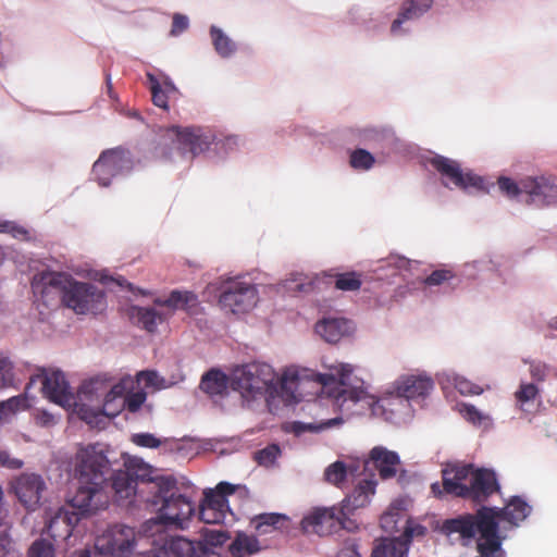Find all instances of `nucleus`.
I'll use <instances>...</instances> for the list:
<instances>
[{"label": "nucleus", "mask_w": 557, "mask_h": 557, "mask_svg": "<svg viewBox=\"0 0 557 557\" xmlns=\"http://www.w3.org/2000/svg\"><path fill=\"white\" fill-rule=\"evenodd\" d=\"M288 517L282 513H261L255 519V528L259 534H268L274 530L287 528Z\"/></svg>", "instance_id": "nucleus-28"}, {"label": "nucleus", "mask_w": 557, "mask_h": 557, "mask_svg": "<svg viewBox=\"0 0 557 557\" xmlns=\"http://www.w3.org/2000/svg\"><path fill=\"white\" fill-rule=\"evenodd\" d=\"M337 557H360V555L352 546H348L341 549Z\"/></svg>", "instance_id": "nucleus-59"}, {"label": "nucleus", "mask_w": 557, "mask_h": 557, "mask_svg": "<svg viewBox=\"0 0 557 557\" xmlns=\"http://www.w3.org/2000/svg\"><path fill=\"white\" fill-rule=\"evenodd\" d=\"M136 543L135 530L123 524H114L108 528L96 539L91 557L108 555L111 557H131Z\"/></svg>", "instance_id": "nucleus-13"}, {"label": "nucleus", "mask_w": 557, "mask_h": 557, "mask_svg": "<svg viewBox=\"0 0 557 557\" xmlns=\"http://www.w3.org/2000/svg\"><path fill=\"white\" fill-rule=\"evenodd\" d=\"M374 493L375 490H352V493L345 497L342 507L338 508L339 511L345 512V520L347 521V516L356 509L367 506Z\"/></svg>", "instance_id": "nucleus-29"}, {"label": "nucleus", "mask_w": 557, "mask_h": 557, "mask_svg": "<svg viewBox=\"0 0 557 557\" xmlns=\"http://www.w3.org/2000/svg\"><path fill=\"white\" fill-rule=\"evenodd\" d=\"M531 374L539 381L544 380L545 376L544 371L539 366L532 367Z\"/></svg>", "instance_id": "nucleus-60"}, {"label": "nucleus", "mask_w": 557, "mask_h": 557, "mask_svg": "<svg viewBox=\"0 0 557 557\" xmlns=\"http://www.w3.org/2000/svg\"><path fill=\"white\" fill-rule=\"evenodd\" d=\"M207 292L219 293L221 309L236 315L251 311L258 302L256 287L235 278H216L208 284Z\"/></svg>", "instance_id": "nucleus-7"}, {"label": "nucleus", "mask_w": 557, "mask_h": 557, "mask_svg": "<svg viewBox=\"0 0 557 557\" xmlns=\"http://www.w3.org/2000/svg\"><path fill=\"white\" fill-rule=\"evenodd\" d=\"M127 169H129V160L127 156L120 150L103 152L94 164V172L102 186L109 185V181L104 176L106 174L114 175Z\"/></svg>", "instance_id": "nucleus-19"}, {"label": "nucleus", "mask_w": 557, "mask_h": 557, "mask_svg": "<svg viewBox=\"0 0 557 557\" xmlns=\"http://www.w3.org/2000/svg\"><path fill=\"white\" fill-rule=\"evenodd\" d=\"M346 473V466L342 461H335L325 469L324 476L329 484L338 485L343 483Z\"/></svg>", "instance_id": "nucleus-42"}, {"label": "nucleus", "mask_w": 557, "mask_h": 557, "mask_svg": "<svg viewBox=\"0 0 557 557\" xmlns=\"http://www.w3.org/2000/svg\"><path fill=\"white\" fill-rule=\"evenodd\" d=\"M8 541L7 539L0 536V557H4L8 549H7Z\"/></svg>", "instance_id": "nucleus-63"}, {"label": "nucleus", "mask_w": 557, "mask_h": 557, "mask_svg": "<svg viewBox=\"0 0 557 557\" xmlns=\"http://www.w3.org/2000/svg\"><path fill=\"white\" fill-rule=\"evenodd\" d=\"M200 388L211 395H222L227 388L226 376L220 371H210L201 380Z\"/></svg>", "instance_id": "nucleus-31"}, {"label": "nucleus", "mask_w": 557, "mask_h": 557, "mask_svg": "<svg viewBox=\"0 0 557 557\" xmlns=\"http://www.w3.org/2000/svg\"><path fill=\"white\" fill-rule=\"evenodd\" d=\"M498 186H499V189L503 193H505L507 195V197H509L511 199H515L520 194L524 193L522 190V181L518 185L512 180L502 176L498 178Z\"/></svg>", "instance_id": "nucleus-47"}, {"label": "nucleus", "mask_w": 557, "mask_h": 557, "mask_svg": "<svg viewBox=\"0 0 557 557\" xmlns=\"http://www.w3.org/2000/svg\"><path fill=\"white\" fill-rule=\"evenodd\" d=\"M315 333L325 342L334 344L352 331L351 323L343 318H324L317 322Z\"/></svg>", "instance_id": "nucleus-21"}, {"label": "nucleus", "mask_w": 557, "mask_h": 557, "mask_svg": "<svg viewBox=\"0 0 557 557\" xmlns=\"http://www.w3.org/2000/svg\"><path fill=\"white\" fill-rule=\"evenodd\" d=\"M132 441L138 446L150 448L159 447L162 443L161 440L154 437L152 434L149 433L135 434L133 435Z\"/></svg>", "instance_id": "nucleus-50"}, {"label": "nucleus", "mask_w": 557, "mask_h": 557, "mask_svg": "<svg viewBox=\"0 0 557 557\" xmlns=\"http://www.w3.org/2000/svg\"><path fill=\"white\" fill-rule=\"evenodd\" d=\"M17 487H44L45 482L40 475L33 472H25L16 479Z\"/></svg>", "instance_id": "nucleus-48"}, {"label": "nucleus", "mask_w": 557, "mask_h": 557, "mask_svg": "<svg viewBox=\"0 0 557 557\" xmlns=\"http://www.w3.org/2000/svg\"><path fill=\"white\" fill-rule=\"evenodd\" d=\"M522 190L531 197L532 201L536 199L544 203L557 201V184L545 176L525 177L522 180Z\"/></svg>", "instance_id": "nucleus-20"}, {"label": "nucleus", "mask_w": 557, "mask_h": 557, "mask_svg": "<svg viewBox=\"0 0 557 557\" xmlns=\"http://www.w3.org/2000/svg\"><path fill=\"white\" fill-rule=\"evenodd\" d=\"M494 510L495 521L505 520L511 525L517 527L531 512V507L519 496H513L504 508L490 507Z\"/></svg>", "instance_id": "nucleus-22"}, {"label": "nucleus", "mask_w": 557, "mask_h": 557, "mask_svg": "<svg viewBox=\"0 0 557 557\" xmlns=\"http://www.w3.org/2000/svg\"><path fill=\"white\" fill-rule=\"evenodd\" d=\"M433 163L436 169L449 177L457 187L465 189L468 186H472L480 190L487 191L481 176L471 172L463 173L456 161L444 157H437L433 160Z\"/></svg>", "instance_id": "nucleus-17"}, {"label": "nucleus", "mask_w": 557, "mask_h": 557, "mask_svg": "<svg viewBox=\"0 0 557 557\" xmlns=\"http://www.w3.org/2000/svg\"><path fill=\"white\" fill-rule=\"evenodd\" d=\"M110 473L108 448L102 444L81 446L76 453L74 479L78 487H100Z\"/></svg>", "instance_id": "nucleus-9"}, {"label": "nucleus", "mask_w": 557, "mask_h": 557, "mask_svg": "<svg viewBox=\"0 0 557 557\" xmlns=\"http://www.w3.org/2000/svg\"><path fill=\"white\" fill-rule=\"evenodd\" d=\"M53 555V545L44 539L36 540L28 549V557H54Z\"/></svg>", "instance_id": "nucleus-43"}, {"label": "nucleus", "mask_w": 557, "mask_h": 557, "mask_svg": "<svg viewBox=\"0 0 557 557\" xmlns=\"http://www.w3.org/2000/svg\"><path fill=\"white\" fill-rule=\"evenodd\" d=\"M458 410L459 413L474 426L488 428L492 425L491 417L472 405L461 404Z\"/></svg>", "instance_id": "nucleus-33"}, {"label": "nucleus", "mask_w": 557, "mask_h": 557, "mask_svg": "<svg viewBox=\"0 0 557 557\" xmlns=\"http://www.w3.org/2000/svg\"><path fill=\"white\" fill-rule=\"evenodd\" d=\"M156 304L170 310H184L189 312L198 305L197 296L188 290H173L166 299H158Z\"/></svg>", "instance_id": "nucleus-25"}, {"label": "nucleus", "mask_w": 557, "mask_h": 557, "mask_svg": "<svg viewBox=\"0 0 557 557\" xmlns=\"http://www.w3.org/2000/svg\"><path fill=\"white\" fill-rule=\"evenodd\" d=\"M33 288L35 294H40L42 298L58 294L62 302L78 314L97 312L103 304L100 290L90 284L73 281L65 273H44L34 281Z\"/></svg>", "instance_id": "nucleus-5"}, {"label": "nucleus", "mask_w": 557, "mask_h": 557, "mask_svg": "<svg viewBox=\"0 0 557 557\" xmlns=\"http://www.w3.org/2000/svg\"><path fill=\"white\" fill-rule=\"evenodd\" d=\"M399 463V457L395 451L383 446H375L364 460V471L368 472L371 468H374L377 470L380 478L388 479L396 475Z\"/></svg>", "instance_id": "nucleus-18"}, {"label": "nucleus", "mask_w": 557, "mask_h": 557, "mask_svg": "<svg viewBox=\"0 0 557 557\" xmlns=\"http://www.w3.org/2000/svg\"><path fill=\"white\" fill-rule=\"evenodd\" d=\"M230 550L235 557H245L259 550V542L253 536L238 533L231 544Z\"/></svg>", "instance_id": "nucleus-32"}, {"label": "nucleus", "mask_w": 557, "mask_h": 557, "mask_svg": "<svg viewBox=\"0 0 557 557\" xmlns=\"http://www.w3.org/2000/svg\"><path fill=\"white\" fill-rule=\"evenodd\" d=\"M40 384V392L45 398L70 410L73 407L74 394L71 392L69 382L63 372L57 369L38 368L30 376L28 384L25 387L27 397L33 385Z\"/></svg>", "instance_id": "nucleus-11"}, {"label": "nucleus", "mask_w": 557, "mask_h": 557, "mask_svg": "<svg viewBox=\"0 0 557 557\" xmlns=\"http://www.w3.org/2000/svg\"><path fill=\"white\" fill-rule=\"evenodd\" d=\"M125 400V407L132 412L137 411L140 406L146 400V393L145 392H136L134 394H131L127 398L124 397Z\"/></svg>", "instance_id": "nucleus-51"}, {"label": "nucleus", "mask_w": 557, "mask_h": 557, "mask_svg": "<svg viewBox=\"0 0 557 557\" xmlns=\"http://www.w3.org/2000/svg\"><path fill=\"white\" fill-rule=\"evenodd\" d=\"M537 395L539 388L536 385L532 383H521L515 393L519 409L522 411H529L530 403L534 400Z\"/></svg>", "instance_id": "nucleus-37"}, {"label": "nucleus", "mask_w": 557, "mask_h": 557, "mask_svg": "<svg viewBox=\"0 0 557 557\" xmlns=\"http://www.w3.org/2000/svg\"><path fill=\"white\" fill-rule=\"evenodd\" d=\"M500 490H432L434 497H442L446 493H454L457 497L469 498L474 502L486 499L494 492Z\"/></svg>", "instance_id": "nucleus-36"}, {"label": "nucleus", "mask_w": 557, "mask_h": 557, "mask_svg": "<svg viewBox=\"0 0 557 557\" xmlns=\"http://www.w3.org/2000/svg\"><path fill=\"white\" fill-rule=\"evenodd\" d=\"M139 484H156L157 487H189L193 483L181 474H165L140 459H129L125 471L115 474L112 487H133Z\"/></svg>", "instance_id": "nucleus-8"}, {"label": "nucleus", "mask_w": 557, "mask_h": 557, "mask_svg": "<svg viewBox=\"0 0 557 557\" xmlns=\"http://www.w3.org/2000/svg\"><path fill=\"white\" fill-rule=\"evenodd\" d=\"M147 77L149 79V83H150V89L151 90H154V89H158L160 88V84L159 82L157 81V78L152 75V74H147Z\"/></svg>", "instance_id": "nucleus-62"}, {"label": "nucleus", "mask_w": 557, "mask_h": 557, "mask_svg": "<svg viewBox=\"0 0 557 557\" xmlns=\"http://www.w3.org/2000/svg\"><path fill=\"white\" fill-rule=\"evenodd\" d=\"M137 381L144 382L145 387L159 391L171 387L174 383L166 381L156 371H141L137 374Z\"/></svg>", "instance_id": "nucleus-39"}, {"label": "nucleus", "mask_w": 557, "mask_h": 557, "mask_svg": "<svg viewBox=\"0 0 557 557\" xmlns=\"http://www.w3.org/2000/svg\"><path fill=\"white\" fill-rule=\"evenodd\" d=\"M91 555L92 553L89 550V548H84L73 553V557H91Z\"/></svg>", "instance_id": "nucleus-61"}, {"label": "nucleus", "mask_w": 557, "mask_h": 557, "mask_svg": "<svg viewBox=\"0 0 557 557\" xmlns=\"http://www.w3.org/2000/svg\"><path fill=\"white\" fill-rule=\"evenodd\" d=\"M281 455V449L276 444H271L263 449L255 453V460L262 467L274 465Z\"/></svg>", "instance_id": "nucleus-41"}, {"label": "nucleus", "mask_w": 557, "mask_h": 557, "mask_svg": "<svg viewBox=\"0 0 557 557\" xmlns=\"http://www.w3.org/2000/svg\"><path fill=\"white\" fill-rule=\"evenodd\" d=\"M346 523L345 512L339 511L338 508H315L302 518L301 529L305 533L324 536L349 529Z\"/></svg>", "instance_id": "nucleus-15"}, {"label": "nucleus", "mask_w": 557, "mask_h": 557, "mask_svg": "<svg viewBox=\"0 0 557 557\" xmlns=\"http://www.w3.org/2000/svg\"><path fill=\"white\" fill-rule=\"evenodd\" d=\"M411 503L412 500L408 496H400L391 503L380 518L381 528L386 533L401 532L399 537L407 543L408 548L414 537H423L426 533L424 525L416 523L408 517Z\"/></svg>", "instance_id": "nucleus-10"}, {"label": "nucleus", "mask_w": 557, "mask_h": 557, "mask_svg": "<svg viewBox=\"0 0 557 557\" xmlns=\"http://www.w3.org/2000/svg\"><path fill=\"white\" fill-rule=\"evenodd\" d=\"M103 283L106 285H108L109 287H111L112 285H116L119 287H126V288L133 290V285L131 283L126 282L121 276H119V277L106 276V277H103Z\"/></svg>", "instance_id": "nucleus-57"}, {"label": "nucleus", "mask_w": 557, "mask_h": 557, "mask_svg": "<svg viewBox=\"0 0 557 557\" xmlns=\"http://www.w3.org/2000/svg\"><path fill=\"white\" fill-rule=\"evenodd\" d=\"M236 490H206L199 506V519L207 524L223 523L230 511L227 496Z\"/></svg>", "instance_id": "nucleus-16"}, {"label": "nucleus", "mask_w": 557, "mask_h": 557, "mask_svg": "<svg viewBox=\"0 0 557 557\" xmlns=\"http://www.w3.org/2000/svg\"><path fill=\"white\" fill-rule=\"evenodd\" d=\"M284 286L292 293H308L311 290L312 282L304 274H293L285 280Z\"/></svg>", "instance_id": "nucleus-40"}, {"label": "nucleus", "mask_w": 557, "mask_h": 557, "mask_svg": "<svg viewBox=\"0 0 557 557\" xmlns=\"http://www.w3.org/2000/svg\"><path fill=\"white\" fill-rule=\"evenodd\" d=\"M66 497L73 510L60 508L47 525V532L54 540L67 539L82 516L106 509L111 496L108 490H70Z\"/></svg>", "instance_id": "nucleus-6"}, {"label": "nucleus", "mask_w": 557, "mask_h": 557, "mask_svg": "<svg viewBox=\"0 0 557 557\" xmlns=\"http://www.w3.org/2000/svg\"><path fill=\"white\" fill-rule=\"evenodd\" d=\"M407 543L400 537H386L374 542L371 557H407Z\"/></svg>", "instance_id": "nucleus-23"}, {"label": "nucleus", "mask_w": 557, "mask_h": 557, "mask_svg": "<svg viewBox=\"0 0 557 557\" xmlns=\"http://www.w3.org/2000/svg\"><path fill=\"white\" fill-rule=\"evenodd\" d=\"M0 463L8 468H20L22 461L11 457L8 453H0Z\"/></svg>", "instance_id": "nucleus-58"}, {"label": "nucleus", "mask_w": 557, "mask_h": 557, "mask_svg": "<svg viewBox=\"0 0 557 557\" xmlns=\"http://www.w3.org/2000/svg\"><path fill=\"white\" fill-rule=\"evenodd\" d=\"M131 376L112 384L107 375H98L81 384L74 394L71 412L92 428H99L106 418L117 416L125 408L124 395L133 388Z\"/></svg>", "instance_id": "nucleus-3"}, {"label": "nucleus", "mask_w": 557, "mask_h": 557, "mask_svg": "<svg viewBox=\"0 0 557 557\" xmlns=\"http://www.w3.org/2000/svg\"><path fill=\"white\" fill-rule=\"evenodd\" d=\"M13 381V367L9 359L0 358V389Z\"/></svg>", "instance_id": "nucleus-49"}, {"label": "nucleus", "mask_w": 557, "mask_h": 557, "mask_svg": "<svg viewBox=\"0 0 557 557\" xmlns=\"http://www.w3.org/2000/svg\"><path fill=\"white\" fill-rule=\"evenodd\" d=\"M333 371L330 374H317L315 379L322 385L324 393L333 397L337 403L343 405L345 401L352 403L363 401L372 407L374 414L385 416V419H391L393 410L389 414L386 413V407L392 405L395 400L404 404L410 399L423 398L433 388L431 379L421 375H405L400 376L391 388L386 389L381 398H375L370 395L363 387V382L351 376L352 368L348 363H339L331 367Z\"/></svg>", "instance_id": "nucleus-1"}, {"label": "nucleus", "mask_w": 557, "mask_h": 557, "mask_svg": "<svg viewBox=\"0 0 557 557\" xmlns=\"http://www.w3.org/2000/svg\"><path fill=\"white\" fill-rule=\"evenodd\" d=\"M336 288L342 290H357L361 286V281L355 273H346L337 276Z\"/></svg>", "instance_id": "nucleus-46"}, {"label": "nucleus", "mask_w": 557, "mask_h": 557, "mask_svg": "<svg viewBox=\"0 0 557 557\" xmlns=\"http://www.w3.org/2000/svg\"><path fill=\"white\" fill-rule=\"evenodd\" d=\"M201 536L203 539V542L207 545L215 546V547L222 546L230 537L227 535V533L224 531L211 530V529H207V528H203L201 530Z\"/></svg>", "instance_id": "nucleus-44"}, {"label": "nucleus", "mask_w": 557, "mask_h": 557, "mask_svg": "<svg viewBox=\"0 0 557 557\" xmlns=\"http://www.w3.org/2000/svg\"><path fill=\"white\" fill-rule=\"evenodd\" d=\"M168 133L169 136H175L181 144L189 146L193 154H196L203 150L202 145L205 144V141L201 140L199 136L193 134L188 129L183 131L177 126H173L168 131Z\"/></svg>", "instance_id": "nucleus-34"}, {"label": "nucleus", "mask_w": 557, "mask_h": 557, "mask_svg": "<svg viewBox=\"0 0 557 557\" xmlns=\"http://www.w3.org/2000/svg\"><path fill=\"white\" fill-rule=\"evenodd\" d=\"M132 319L140 323L147 331L152 332L161 323L165 315L152 308L132 307L129 310Z\"/></svg>", "instance_id": "nucleus-30"}, {"label": "nucleus", "mask_w": 557, "mask_h": 557, "mask_svg": "<svg viewBox=\"0 0 557 557\" xmlns=\"http://www.w3.org/2000/svg\"><path fill=\"white\" fill-rule=\"evenodd\" d=\"M152 101L156 106L166 109L168 108V99L164 91L160 88L151 90Z\"/></svg>", "instance_id": "nucleus-56"}, {"label": "nucleus", "mask_w": 557, "mask_h": 557, "mask_svg": "<svg viewBox=\"0 0 557 557\" xmlns=\"http://www.w3.org/2000/svg\"><path fill=\"white\" fill-rule=\"evenodd\" d=\"M432 3L433 0L407 1L399 13V16L392 24V33L398 34L399 27L405 21L419 18L432 7Z\"/></svg>", "instance_id": "nucleus-24"}, {"label": "nucleus", "mask_w": 557, "mask_h": 557, "mask_svg": "<svg viewBox=\"0 0 557 557\" xmlns=\"http://www.w3.org/2000/svg\"><path fill=\"white\" fill-rule=\"evenodd\" d=\"M172 490H158V497L162 502L158 519L164 525L185 529L195 508L191 502L183 495L171 493Z\"/></svg>", "instance_id": "nucleus-14"}, {"label": "nucleus", "mask_w": 557, "mask_h": 557, "mask_svg": "<svg viewBox=\"0 0 557 557\" xmlns=\"http://www.w3.org/2000/svg\"><path fill=\"white\" fill-rule=\"evenodd\" d=\"M188 27V17L182 14H175L173 16L172 35H177L184 32Z\"/></svg>", "instance_id": "nucleus-53"}, {"label": "nucleus", "mask_w": 557, "mask_h": 557, "mask_svg": "<svg viewBox=\"0 0 557 557\" xmlns=\"http://www.w3.org/2000/svg\"><path fill=\"white\" fill-rule=\"evenodd\" d=\"M364 482L367 483V485L369 487L371 486H375L379 484L377 480L375 479V474H369L366 479H364Z\"/></svg>", "instance_id": "nucleus-64"}, {"label": "nucleus", "mask_w": 557, "mask_h": 557, "mask_svg": "<svg viewBox=\"0 0 557 557\" xmlns=\"http://www.w3.org/2000/svg\"><path fill=\"white\" fill-rule=\"evenodd\" d=\"M307 383V375L300 374L296 369H286L280 382H276L272 367L260 362L237 368L231 376L232 388L247 404L262 398L265 394L270 397L280 396L287 404L299 401Z\"/></svg>", "instance_id": "nucleus-2"}, {"label": "nucleus", "mask_w": 557, "mask_h": 557, "mask_svg": "<svg viewBox=\"0 0 557 557\" xmlns=\"http://www.w3.org/2000/svg\"><path fill=\"white\" fill-rule=\"evenodd\" d=\"M373 162L372 154L363 149L356 150L350 157V164L355 169L368 170Z\"/></svg>", "instance_id": "nucleus-45"}, {"label": "nucleus", "mask_w": 557, "mask_h": 557, "mask_svg": "<svg viewBox=\"0 0 557 557\" xmlns=\"http://www.w3.org/2000/svg\"><path fill=\"white\" fill-rule=\"evenodd\" d=\"M442 474L443 487H498L493 470L474 469L472 465L446 463Z\"/></svg>", "instance_id": "nucleus-12"}, {"label": "nucleus", "mask_w": 557, "mask_h": 557, "mask_svg": "<svg viewBox=\"0 0 557 557\" xmlns=\"http://www.w3.org/2000/svg\"><path fill=\"white\" fill-rule=\"evenodd\" d=\"M210 34H211V38H212V42L214 45V48H215V51L221 55V57H230L234 50H235V45L234 42L231 40V38L224 34V32L220 28H218L216 26H212L211 29H210Z\"/></svg>", "instance_id": "nucleus-35"}, {"label": "nucleus", "mask_w": 557, "mask_h": 557, "mask_svg": "<svg viewBox=\"0 0 557 557\" xmlns=\"http://www.w3.org/2000/svg\"><path fill=\"white\" fill-rule=\"evenodd\" d=\"M493 513V509L482 506L474 513H463L444 520L441 530L448 536L458 534L463 544H468L480 534L476 546L480 554L485 557H505L502 549L505 536L500 535L499 524Z\"/></svg>", "instance_id": "nucleus-4"}, {"label": "nucleus", "mask_w": 557, "mask_h": 557, "mask_svg": "<svg viewBox=\"0 0 557 557\" xmlns=\"http://www.w3.org/2000/svg\"><path fill=\"white\" fill-rule=\"evenodd\" d=\"M450 277L448 271H434L426 280L428 285H440Z\"/></svg>", "instance_id": "nucleus-55"}, {"label": "nucleus", "mask_w": 557, "mask_h": 557, "mask_svg": "<svg viewBox=\"0 0 557 557\" xmlns=\"http://www.w3.org/2000/svg\"><path fill=\"white\" fill-rule=\"evenodd\" d=\"M456 386L461 394L480 395L482 393V388L480 386H476L466 380L458 381Z\"/></svg>", "instance_id": "nucleus-52"}, {"label": "nucleus", "mask_w": 557, "mask_h": 557, "mask_svg": "<svg viewBox=\"0 0 557 557\" xmlns=\"http://www.w3.org/2000/svg\"><path fill=\"white\" fill-rule=\"evenodd\" d=\"M29 407L30 404L27 397V392L0 401V424L10 423L17 412L26 410Z\"/></svg>", "instance_id": "nucleus-27"}, {"label": "nucleus", "mask_w": 557, "mask_h": 557, "mask_svg": "<svg viewBox=\"0 0 557 557\" xmlns=\"http://www.w3.org/2000/svg\"><path fill=\"white\" fill-rule=\"evenodd\" d=\"M195 548L190 541L183 537H172L153 553V557H194Z\"/></svg>", "instance_id": "nucleus-26"}, {"label": "nucleus", "mask_w": 557, "mask_h": 557, "mask_svg": "<svg viewBox=\"0 0 557 557\" xmlns=\"http://www.w3.org/2000/svg\"><path fill=\"white\" fill-rule=\"evenodd\" d=\"M36 423L41 428H50L57 423L53 414L47 411H40L36 414Z\"/></svg>", "instance_id": "nucleus-54"}, {"label": "nucleus", "mask_w": 557, "mask_h": 557, "mask_svg": "<svg viewBox=\"0 0 557 557\" xmlns=\"http://www.w3.org/2000/svg\"><path fill=\"white\" fill-rule=\"evenodd\" d=\"M9 492L12 493L28 511H34L39 506L41 498L39 494L40 490H9Z\"/></svg>", "instance_id": "nucleus-38"}]
</instances>
